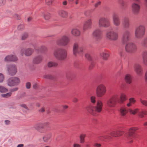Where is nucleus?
<instances>
[{"label":"nucleus","mask_w":147,"mask_h":147,"mask_svg":"<svg viewBox=\"0 0 147 147\" xmlns=\"http://www.w3.org/2000/svg\"><path fill=\"white\" fill-rule=\"evenodd\" d=\"M103 106L102 102L100 100H98L96 102L95 106L92 104H90L86 107V109L88 112L93 115H96L97 113H100L102 110Z\"/></svg>","instance_id":"obj_1"},{"label":"nucleus","mask_w":147,"mask_h":147,"mask_svg":"<svg viewBox=\"0 0 147 147\" xmlns=\"http://www.w3.org/2000/svg\"><path fill=\"white\" fill-rule=\"evenodd\" d=\"M53 55L57 59L60 61L64 60L67 57V52L66 50L62 48H58L55 50Z\"/></svg>","instance_id":"obj_2"},{"label":"nucleus","mask_w":147,"mask_h":147,"mask_svg":"<svg viewBox=\"0 0 147 147\" xmlns=\"http://www.w3.org/2000/svg\"><path fill=\"white\" fill-rule=\"evenodd\" d=\"M138 129L137 127H133L130 128L128 132L125 135V140L128 143H131L133 142V140L136 137L135 131Z\"/></svg>","instance_id":"obj_3"},{"label":"nucleus","mask_w":147,"mask_h":147,"mask_svg":"<svg viewBox=\"0 0 147 147\" xmlns=\"http://www.w3.org/2000/svg\"><path fill=\"white\" fill-rule=\"evenodd\" d=\"M145 26L140 25L137 27L135 30V36L137 38L140 39L142 38L145 34Z\"/></svg>","instance_id":"obj_4"},{"label":"nucleus","mask_w":147,"mask_h":147,"mask_svg":"<svg viewBox=\"0 0 147 147\" xmlns=\"http://www.w3.org/2000/svg\"><path fill=\"white\" fill-rule=\"evenodd\" d=\"M98 25L100 28H107L111 26V23L108 18L105 17H102L98 19Z\"/></svg>","instance_id":"obj_5"},{"label":"nucleus","mask_w":147,"mask_h":147,"mask_svg":"<svg viewBox=\"0 0 147 147\" xmlns=\"http://www.w3.org/2000/svg\"><path fill=\"white\" fill-rule=\"evenodd\" d=\"M125 49L127 52L129 53H133L136 51L137 47L135 43L129 42L125 44Z\"/></svg>","instance_id":"obj_6"},{"label":"nucleus","mask_w":147,"mask_h":147,"mask_svg":"<svg viewBox=\"0 0 147 147\" xmlns=\"http://www.w3.org/2000/svg\"><path fill=\"white\" fill-rule=\"evenodd\" d=\"M107 38L111 41H115L118 39V33L113 30L108 31L106 33Z\"/></svg>","instance_id":"obj_7"},{"label":"nucleus","mask_w":147,"mask_h":147,"mask_svg":"<svg viewBox=\"0 0 147 147\" xmlns=\"http://www.w3.org/2000/svg\"><path fill=\"white\" fill-rule=\"evenodd\" d=\"M69 42V37L67 35H64L57 40L56 43L58 45L65 46H67Z\"/></svg>","instance_id":"obj_8"},{"label":"nucleus","mask_w":147,"mask_h":147,"mask_svg":"<svg viewBox=\"0 0 147 147\" xmlns=\"http://www.w3.org/2000/svg\"><path fill=\"white\" fill-rule=\"evenodd\" d=\"M106 91V88L105 85L100 84L96 87V95L98 97H101L105 94Z\"/></svg>","instance_id":"obj_9"},{"label":"nucleus","mask_w":147,"mask_h":147,"mask_svg":"<svg viewBox=\"0 0 147 147\" xmlns=\"http://www.w3.org/2000/svg\"><path fill=\"white\" fill-rule=\"evenodd\" d=\"M102 32L101 30L97 28L94 30L92 32V36L96 43L98 42L102 38Z\"/></svg>","instance_id":"obj_10"},{"label":"nucleus","mask_w":147,"mask_h":147,"mask_svg":"<svg viewBox=\"0 0 147 147\" xmlns=\"http://www.w3.org/2000/svg\"><path fill=\"white\" fill-rule=\"evenodd\" d=\"M20 82V78L16 77H12L9 78L7 81L8 86L10 87L18 85Z\"/></svg>","instance_id":"obj_11"},{"label":"nucleus","mask_w":147,"mask_h":147,"mask_svg":"<svg viewBox=\"0 0 147 147\" xmlns=\"http://www.w3.org/2000/svg\"><path fill=\"white\" fill-rule=\"evenodd\" d=\"M84 50L83 47L79 45L77 42L75 43L73 47V53L74 55L76 56L77 55L80 54L82 53Z\"/></svg>","instance_id":"obj_12"},{"label":"nucleus","mask_w":147,"mask_h":147,"mask_svg":"<svg viewBox=\"0 0 147 147\" xmlns=\"http://www.w3.org/2000/svg\"><path fill=\"white\" fill-rule=\"evenodd\" d=\"M131 33L128 30H125L123 33L121 39V42L123 45L128 43L130 40Z\"/></svg>","instance_id":"obj_13"},{"label":"nucleus","mask_w":147,"mask_h":147,"mask_svg":"<svg viewBox=\"0 0 147 147\" xmlns=\"http://www.w3.org/2000/svg\"><path fill=\"white\" fill-rule=\"evenodd\" d=\"M118 96L116 95L112 96L107 101V104L108 106L110 107H114L117 102Z\"/></svg>","instance_id":"obj_14"},{"label":"nucleus","mask_w":147,"mask_h":147,"mask_svg":"<svg viewBox=\"0 0 147 147\" xmlns=\"http://www.w3.org/2000/svg\"><path fill=\"white\" fill-rule=\"evenodd\" d=\"M131 11L135 15L138 14L139 12L140 6L139 4L135 2L133 3L131 5Z\"/></svg>","instance_id":"obj_15"},{"label":"nucleus","mask_w":147,"mask_h":147,"mask_svg":"<svg viewBox=\"0 0 147 147\" xmlns=\"http://www.w3.org/2000/svg\"><path fill=\"white\" fill-rule=\"evenodd\" d=\"M92 20L91 18L88 19L86 20L83 26V30L85 32L86 30L91 28L92 25Z\"/></svg>","instance_id":"obj_16"},{"label":"nucleus","mask_w":147,"mask_h":147,"mask_svg":"<svg viewBox=\"0 0 147 147\" xmlns=\"http://www.w3.org/2000/svg\"><path fill=\"white\" fill-rule=\"evenodd\" d=\"M112 22L113 25L116 27H119L121 25L120 19L116 14H113L112 16Z\"/></svg>","instance_id":"obj_17"},{"label":"nucleus","mask_w":147,"mask_h":147,"mask_svg":"<svg viewBox=\"0 0 147 147\" xmlns=\"http://www.w3.org/2000/svg\"><path fill=\"white\" fill-rule=\"evenodd\" d=\"M7 70L9 73L11 75H14L17 72V68L15 65H7Z\"/></svg>","instance_id":"obj_18"},{"label":"nucleus","mask_w":147,"mask_h":147,"mask_svg":"<svg viewBox=\"0 0 147 147\" xmlns=\"http://www.w3.org/2000/svg\"><path fill=\"white\" fill-rule=\"evenodd\" d=\"M34 52V50L31 48H28L24 49V51L21 50L20 54L22 55H24L26 56H29L32 55Z\"/></svg>","instance_id":"obj_19"},{"label":"nucleus","mask_w":147,"mask_h":147,"mask_svg":"<svg viewBox=\"0 0 147 147\" xmlns=\"http://www.w3.org/2000/svg\"><path fill=\"white\" fill-rule=\"evenodd\" d=\"M134 69L136 73L139 75H141L143 73V68L140 65H136L134 66Z\"/></svg>","instance_id":"obj_20"},{"label":"nucleus","mask_w":147,"mask_h":147,"mask_svg":"<svg viewBox=\"0 0 147 147\" xmlns=\"http://www.w3.org/2000/svg\"><path fill=\"white\" fill-rule=\"evenodd\" d=\"M110 53L109 51L107 50H103L100 53V56L103 60H107L110 57Z\"/></svg>","instance_id":"obj_21"},{"label":"nucleus","mask_w":147,"mask_h":147,"mask_svg":"<svg viewBox=\"0 0 147 147\" xmlns=\"http://www.w3.org/2000/svg\"><path fill=\"white\" fill-rule=\"evenodd\" d=\"M34 128L40 133H44L45 131L44 125L41 123H38L35 125Z\"/></svg>","instance_id":"obj_22"},{"label":"nucleus","mask_w":147,"mask_h":147,"mask_svg":"<svg viewBox=\"0 0 147 147\" xmlns=\"http://www.w3.org/2000/svg\"><path fill=\"white\" fill-rule=\"evenodd\" d=\"M122 25L123 28H128L130 25V20L127 17L124 18L122 22Z\"/></svg>","instance_id":"obj_23"},{"label":"nucleus","mask_w":147,"mask_h":147,"mask_svg":"<svg viewBox=\"0 0 147 147\" xmlns=\"http://www.w3.org/2000/svg\"><path fill=\"white\" fill-rule=\"evenodd\" d=\"M71 33L74 36L77 37L80 35L81 32L78 29L76 28H74L71 30Z\"/></svg>","instance_id":"obj_24"},{"label":"nucleus","mask_w":147,"mask_h":147,"mask_svg":"<svg viewBox=\"0 0 147 147\" xmlns=\"http://www.w3.org/2000/svg\"><path fill=\"white\" fill-rule=\"evenodd\" d=\"M124 134V132L121 131H115L111 132L110 135L114 137H117L120 136Z\"/></svg>","instance_id":"obj_25"},{"label":"nucleus","mask_w":147,"mask_h":147,"mask_svg":"<svg viewBox=\"0 0 147 147\" xmlns=\"http://www.w3.org/2000/svg\"><path fill=\"white\" fill-rule=\"evenodd\" d=\"M58 14L61 17L66 18H67L68 16V12L64 10H60L58 11Z\"/></svg>","instance_id":"obj_26"},{"label":"nucleus","mask_w":147,"mask_h":147,"mask_svg":"<svg viewBox=\"0 0 147 147\" xmlns=\"http://www.w3.org/2000/svg\"><path fill=\"white\" fill-rule=\"evenodd\" d=\"M52 136L51 134L48 133L44 135L42 137V140L45 143H47L50 139Z\"/></svg>","instance_id":"obj_27"},{"label":"nucleus","mask_w":147,"mask_h":147,"mask_svg":"<svg viewBox=\"0 0 147 147\" xmlns=\"http://www.w3.org/2000/svg\"><path fill=\"white\" fill-rule=\"evenodd\" d=\"M42 60V57L40 55H38L34 57L33 60V62L35 64L40 63Z\"/></svg>","instance_id":"obj_28"},{"label":"nucleus","mask_w":147,"mask_h":147,"mask_svg":"<svg viewBox=\"0 0 147 147\" xmlns=\"http://www.w3.org/2000/svg\"><path fill=\"white\" fill-rule=\"evenodd\" d=\"M127 99L126 96L125 94L124 93L121 94L119 99L117 100L118 102L120 104L123 103Z\"/></svg>","instance_id":"obj_29"},{"label":"nucleus","mask_w":147,"mask_h":147,"mask_svg":"<svg viewBox=\"0 0 147 147\" xmlns=\"http://www.w3.org/2000/svg\"><path fill=\"white\" fill-rule=\"evenodd\" d=\"M124 79L125 82L128 84H130L132 82V77L130 74H126L125 76Z\"/></svg>","instance_id":"obj_30"},{"label":"nucleus","mask_w":147,"mask_h":147,"mask_svg":"<svg viewBox=\"0 0 147 147\" xmlns=\"http://www.w3.org/2000/svg\"><path fill=\"white\" fill-rule=\"evenodd\" d=\"M42 16L44 19L47 20H48L51 18L50 14L48 12H42Z\"/></svg>","instance_id":"obj_31"},{"label":"nucleus","mask_w":147,"mask_h":147,"mask_svg":"<svg viewBox=\"0 0 147 147\" xmlns=\"http://www.w3.org/2000/svg\"><path fill=\"white\" fill-rule=\"evenodd\" d=\"M120 112L121 116H124L128 113V111L125 108H121L120 110Z\"/></svg>","instance_id":"obj_32"},{"label":"nucleus","mask_w":147,"mask_h":147,"mask_svg":"<svg viewBox=\"0 0 147 147\" xmlns=\"http://www.w3.org/2000/svg\"><path fill=\"white\" fill-rule=\"evenodd\" d=\"M142 46L144 48H147V37H145L141 42Z\"/></svg>","instance_id":"obj_33"},{"label":"nucleus","mask_w":147,"mask_h":147,"mask_svg":"<svg viewBox=\"0 0 147 147\" xmlns=\"http://www.w3.org/2000/svg\"><path fill=\"white\" fill-rule=\"evenodd\" d=\"M129 102L127 104V105L128 107H130L132 104H134L136 102V100L134 98H131L129 99Z\"/></svg>","instance_id":"obj_34"},{"label":"nucleus","mask_w":147,"mask_h":147,"mask_svg":"<svg viewBox=\"0 0 147 147\" xmlns=\"http://www.w3.org/2000/svg\"><path fill=\"white\" fill-rule=\"evenodd\" d=\"M139 111V109L138 108L135 109L133 110L129 109H128V111L131 114L135 115Z\"/></svg>","instance_id":"obj_35"},{"label":"nucleus","mask_w":147,"mask_h":147,"mask_svg":"<svg viewBox=\"0 0 147 147\" xmlns=\"http://www.w3.org/2000/svg\"><path fill=\"white\" fill-rule=\"evenodd\" d=\"M58 63L57 62L53 61L49 62L47 64L48 66L49 67H56Z\"/></svg>","instance_id":"obj_36"},{"label":"nucleus","mask_w":147,"mask_h":147,"mask_svg":"<svg viewBox=\"0 0 147 147\" xmlns=\"http://www.w3.org/2000/svg\"><path fill=\"white\" fill-rule=\"evenodd\" d=\"M86 135L84 134H81L80 136V140L81 143H84L85 142V138Z\"/></svg>","instance_id":"obj_37"},{"label":"nucleus","mask_w":147,"mask_h":147,"mask_svg":"<svg viewBox=\"0 0 147 147\" xmlns=\"http://www.w3.org/2000/svg\"><path fill=\"white\" fill-rule=\"evenodd\" d=\"M8 89L6 87L2 86H0V92L1 93H5L8 91Z\"/></svg>","instance_id":"obj_38"},{"label":"nucleus","mask_w":147,"mask_h":147,"mask_svg":"<svg viewBox=\"0 0 147 147\" xmlns=\"http://www.w3.org/2000/svg\"><path fill=\"white\" fill-rule=\"evenodd\" d=\"M12 94V93L11 92H8L5 94H2L1 95V96L5 98H8L10 97Z\"/></svg>","instance_id":"obj_39"},{"label":"nucleus","mask_w":147,"mask_h":147,"mask_svg":"<svg viewBox=\"0 0 147 147\" xmlns=\"http://www.w3.org/2000/svg\"><path fill=\"white\" fill-rule=\"evenodd\" d=\"M11 55H9L7 56L4 58V61L5 62L11 61Z\"/></svg>","instance_id":"obj_40"},{"label":"nucleus","mask_w":147,"mask_h":147,"mask_svg":"<svg viewBox=\"0 0 147 147\" xmlns=\"http://www.w3.org/2000/svg\"><path fill=\"white\" fill-rule=\"evenodd\" d=\"M28 37V34L27 32L24 33L22 35L21 39L22 40H26Z\"/></svg>","instance_id":"obj_41"},{"label":"nucleus","mask_w":147,"mask_h":147,"mask_svg":"<svg viewBox=\"0 0 147 147\" xmlns=\"http://www.w3.org/2000/svg\"><path fill=\"white\" fill-rule=\"evenodd\" d=\"M99 139L102 141L104 140V139H108L110 138V137L108 136H104L98 137Z\"/></svg>","instance_id":"obj_42"},{"label":"nucleus","mask_w":147,"mask_h":147,"mask_svg":"<svg viewBox=\"0 0 147 147\" xmlns=\"http://www.w3.org/2000/svg\"><path fill=\"white\" fill-rule=\"evenodd\" d=\"M142 57L143 59H147V51H144L142 53Z\"/></svg>","instance_id":"obj_43"},{"label":"nucleus","mask_w":147,"mask_h":147,"mask_svg":"<svg viewBox=\"0 0 147 147\" xmlns=\"http://www.w3.org/2000/svg\"><path fill=\"white\" fill-rule=\"evenodd\" d=\"M140 101L142 105L147 107V100H142L140 98Z\"/></svg>","instance_id":"obj_44"},{"label":"nucleus","mask_w":147,"mask_h":147,"mask_svg":"<svg viewBox=\"0 0 147 147\" xmlns=\"http://www.w3.org/2000/svg\"><path fill=\"white\" fill-rule=\"evenodd\" d=\"M121 5L123 8L126 7L127 5L126 3L124 1H121L120 2Z\"/></svg>","instance_id":"obj_45"},{"label":"nucleus","mask_w":147,"mask_h":147,"mask_svg":"<svg viewBox=\"0 0 147 147\" xmlns=\"http://www.w3.org/2000/svg\"><path fill=\"white\" fill-rule=\"evenodd\" d=\"M11 61L15 62L17 61L18 60V59L16 55H11Z\"/></svg>","instance_id":"obj_46"},{"label":"nucleus","mask_w":147,"mask_h":147,"mask_svg":"<svg viewBox=\"0 0 147 147\" xmlns=\"http://www.w3.org/2000/svg\"><path fill=\"white\" fill-rule=\"evenodd\" d=\"M90 101L93 104H95L96 102V97L95 96H92L90 97Z\"/></svg>","instance_id":"obj_47"},{"label":"nucleus","mask_w":147,"mask_h":147,"mask_svg":"<svg viewBox=\"0 0 147 147\" xmlns=\"http://www.w3.org/2000/svg\"><path fill=\"white\" fill-rule=\"evenodd\" d=\"M24 28V26L23 24H20L18 26V29L19 30H23Z\"/></svg>","instance_id":"obj_48"},{"label":"nucleus","mask_w":147,"mask_h":147,"mask_svg":"<svg viewBox=\"0 0 147 147\" xmlns=\"http://www.w3.org/2000/svg\"><path fill=\"white\" fill-rule=\"evenodd\" d=\"M43 77L48 79H51L52 78L51 76L49 74H45L43 76Z\"/></svg>","instance_id":"obj_49"},{"label":"nucleus","mask_w":147,"mask_h":147,"mask_svg":"<svg viewBox=\"0 0 147 147\" xmlns=\"http://www.w3.org/2000/svg\"><path fill=\"white\" fill-rule=\"evenodd\" d=\"M18 90V88L17 87H15L14 88H13L12 89H11L9 91L10 92H11L12 93V92H15L16 91H17Z\"/></svg>","instance_id":"obj_50"},{"label":"nucleus","mask_w":147,"mask_h":147,"mask_svg":"<svg viewBox=\"0 0 147 147\" xmlns=\"http://www.w3.org/2000/svg\"><path fill=\"white\" fill-rule=\"evenodd\" d=\"M4 79V76L1 73H0V82H3Z\"/></svg>","instance_id":"obj_51"},{"label":"nucleus","mask_w":147,"mask_h":147,"mask_svg":"<svg viewBox=\"0 0 147 147\" xmlns=\"http://www.w3.org/2000/svg\"><path fill=\"white\" fill-rule=\"evenodd\" d=\"M54 0H46V2L48 5H51Z\"/></svg>","instance_id":"obj_52"},{"label":"nucleus","mask_w":147,"mask_h":147,"mask_svg":"<svg viewBox=\"0 0 147 147\" xmlns=\"http://www.w3.org/2000/svg\"><path fill=\"white\" fill-rule=\"evenodd\" d=\"M26 88L27 89H29L30 88L31 83L30 82H27L26 83Z\"/></svg>","instance_id":"obj_53"},{"label":"nucleus","mask_w":147,"mask_h":147,"mask_svg":"<svg viewBox=\"0 0 147 147\" xmlns=\"http://www.w3.org/2000/svg\"><path fill=\"white\" fill-rule=\"evenodd\" d=\"M5 3V0H0V7L3 5Z\"/></svg>","instance_id":"obj_54"},{"label":"nucleus","mask_w":147,"mask_h":147,"mask_svg":"<svg viewBox=\"0 0 147 147\" xmlns=\"http://www.w3.org/2000/svg\"><path fill=\"white\" fill-rule=\"evenodd\" d=\"M86 57L88 59V60H91V57L90 56V55L89 54H86L85 55Z\"/></svg>","instance_id":"obj_55"},{"label":"nucleus","mask_w":147,"mask_h":147,"mask_svg":"<svg viewBox=\"0 0 147 147\" xmlns=\"http://www.w3.org/2000/svg\"><path fill=\"white\" fill-rule=\"evenodd\" d=\"M93 146L94 147H100L101 146V145L100 143H95L94 144Z\"/></svg>","instance_id":"obj_56"},{"label":"nucleus","mask_w":147,"mask_h":147,"mask_svg":"<svg viewBox=\"0 0 147 147\" xmlns=\"http://www.w3.org/2000/svg\"><path fill=\"white\" fill-rule=\"evenodd\" d=\"M119 53L121 57H123L124 56V52L121 49L119 51Z\"/></svg>","instance_id":"obj_57"},{"label":"nucleus","mask_w":147,"mask_h":147,"mask_svg":"<svg viewBox=\"0 0 147 147\" xmlns=\"http://www.w3.org/2000/svg\"><path fill=\"white\" fill-rule=\"evenodd\" d=\"M73 147H81L80 144L78 143H74L73 145Z\"/></svg>","instance_id":"obj_58"},{"label":"nucleus","mask_w":147,"mask_h":147,"mask_svg":"<svg viewBox=\"0 0 147 147\" xmlns=\"http://www.w3.org/2000/svg\"><path fill=\"white\" fill-rule=\"evenodd\" d=\"M40 50L41 51H44L47 49L46 47L45 46H42L40 47Z\"/></svg>","instance_id":"obj_59"},{"label":"nucleus","mask_w":147,"mask_h":147,"mask_svg":"<svg viewBox=\"0 0 147 147\" xmlns=\"http://www.w3.org/2000/svg\"><path fill=\"white\" fill-rule=\"evenodd\" d=\"M101 4V2L100 1H98L95 3L94 6L95 7H97L98 6L100 5Z\"/></svg>","instance_id":"obj_60"},{"label":"nucleus","mask_w":147,"mask_h":147,"mask_svg":"<svg viewBox=\"0 0 147 147\" xmlns=\"http://www.w3.org/2000/svg\"><path fill=\"white\" fill-rule=\"evenodd\" d=\"M143 64L144 65L147 66V59H143Z\"/></svg>","instance_id":"obj_61"},{"label":"nucleus","mask_w":147,"mask_h":147,"mask_svg":"<svg viewBox=\"0 0 147 147\" xmlns=\"http://www.w3.org/2000/svg\"><path fill=\"white\" fill-rule=\"evenodd\" d=\"M20 107H23L25 109H27V106L25 104H21L20 105Z\"/></svg>","instance_id":"obj_62"},{"label":"nucleus","mask_w":147,"mask_h":147,"mask_svg":"<svg viewBox=\"0 0 147 147\" xmlns=\"http://www.w3.org/2000/svg\"><path fill=\"white\" fill-rule=\"evenodd\" d=\"M38 86V85L36 83H34L33 85V87L34 89H37Z\"/></svg>","instance_id":"obj_63"},{"label":"nucleus","mask_w":147,"mask_h":147,"mask_svg":"<svg viewBox=\"0 0 147 147\" xmlns=\"http://www.w3.org/2000/svg\"><path fill=\"white\" fill-rule=\"evenodd\" d=\"M145 80L146 82H147V71H146L145 74Z\"/></svg>","instance_id":"obj_64"}]
</instances>
